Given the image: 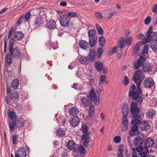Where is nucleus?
I'll return each instance as SVG.
<instances>
[{
	"instance_id": "obj_21",
	"label": "nucleus",
	"mask_w": 157,
	"mask_h": 157,
	"mask_svg": "<svg viewBox=\"0 0 157 157\" xmlns=\"http://www.w3.org/2000/svg\"><path fill=\"white\" fill-rule=\"evenodd\" d=\"M24 36V34L21 32L17 31L15 32L13 38L15 41H17L22 40Z\"/></svg>"
},
{
	"instance_id": "obj_44",
	"label": "nucleus",
	"mask_w": 157,
	"mask_h": 157,
	"mask_svg": "<svg viewBox=\"0 0 157 157\" xmlns=\"http://www.w3.org/2000/svg\"><path fill=\"white\" fill-rule=\"evenodd\" d=\"M139 119L135 118L133 119L132 121V125H137V124H139L140 126V124L141 123V121Z\"/></svg>"
},
{
	"instance_id": "obj_28",
	"label": "nucleus",
	"mask_w": 157,
	"mask_h": 157,
	"mask_svg": "<svg viewBox=\"0 0 157 157\" xmlns=\"http://www.w3.org/2000/svg\"><path fill=\"white\" fill-rule=\"evenodd\" d=\"M138 127L137 125H133L129 131V134L131 136H133L138 131Z\"/></svg>"
},
{
	"instance_id": "obj_31",
	"label": "nucleus",
	"mask_w": 157,
	"mask_h": 157,
	"mask_svg": "<svg viewBox=\"0 0 157 157\" xmlns=\"http://www.w3.org/2000/svg\"><path fill=\"white\" fill-rule=\"evenodd\" d=\"M148 118L151 119L155 116V111L154 110H150L147 114Z\"/></svg>"
},
{
	"instance_id": "obj_3",
	"label": "nucleus",
	"mask_w": 157,
	"mask_h": 157,
	"mask_svg": "<svg viewBox=\"0 0 157 157\" xmlns=\"http://www.w3.org/2000/svg\"><path fill=\"white\" fill-rule=\"evenodd\" d=\"M96 54L94 49L90 50V53L88 56L81 57L80 56L78 62L82 64L87 65L89 63L90 61L93 62L94 59Z\"/></svg>"
},
{
	"instance_id": "obj_32",
	"label": "nucleus",
	"mask_w": 157,
	"mask_h": 157,
	"mask_svg": "<svg viewBox=\"0 0 157 157\" xmlns=\"http://www.w3.org/2000/svg\"><path fill=\"white\" fill-rule=\"evenodd\" d=\"M150 47L154 52H157V42L151 41L150 43Z\"/></svg>"
},
{
	"instance_id": "obj_27",
	"label": "nucleus",
	"mask_w": 157,
	"mask_h": 157,
	"mask_svg": "<svg viewBox=\"0 0 157 157\" xmlns=\"http://www.w3.org/2000/svg\"><path fill=\"white\" fill-rule=\"evenodd\" d=\"M95 67L97 70L99 72L101 71L103 69V65L102 63L98 61L95 63Z\"/></svg>"
},
{
	"instance_id": "obj_22",
	"label": "nucleus",
	"mask_w": 157,
	"mask_h": 157,
	"mask_svg": "<svg viewBox=\"0 0 157 157\" xmlns=\"http://www.w3.org/2000/svg\"><path fill=\"white\" fill-rule=\"evenodd\" d=\"M129 112L128 105L126 103H124L122 107V114L123 116H127Z\"/></svg>"
},
{
	"instance_id": "obj_26",
	"label": "nucleus",
	"mask_w": 157,
	"mask_h": 157,
	"mask_svg": "<svg viewBox=\"0 0 157 157\" xmlns=\"http://www.w3.org/2000/svg\"><path fill=\"white\" fill-rule=\"evenodd\" d=\"M81 101L83 106H87L90 105V100L88 97L86 98L82 97Z\"/></svg>"
},
{
	"instance_id": "obj_13",
	"label": "nucleus",
	"mask_w": 157,
	"mask_h": 157,
	"mask_svg": "<svg viewBox=\"0 0 157 157\" xmlns=\"http://www.w3.org/2000/svg\"><path fill=\"white\" fill-rule=\"evenodd\" d=\"M45 25L49 29H54L56 28V22L52 19H48L46 21Z\"/></svg>"
},
{
	"instance_id": "obj_35",
	"label": "nucleus",
	"mask_w": 157,
	"mask_h": 157,
	"mask_svg": "<svg viewBox=\"0 0 157 157\" xmlns=\"http://www.w3.org/2000/svg\"><path fill=\"white\" fill-rule=\"evenodd\" d=\"M124 147V145H121L119 146L118 153L117 155L118 157H123L122 152L124 151L123 148Z\"/></svg>"
},
{
	"instance_id": "obj_61",
	"label": "nucleus",
	"mask_w": 157,
	"mask_h": 157,
	"mask_svg": "<svg viewBox=\"0 0 157 157\" xmlns=\"http://www.w3.org/2000/svg\"><path fill=\"white\" fill-rule=\"evenodd\" d=\"M7 38L6 36L4 40V53H5L6 52L7 48Z\"/></svg>"
},
{
	"instance_id": "obj_19",
	"label": "nucleus",
	"mask_w": 157,
	"mask_h": 157,
	"mask_svg": "<svg viewBox=\"0 0 157 157\" xmlns=\"http://www.w3.org/2000/svg\"><path fill=\"white\" fill-rule=\"evenodd\" d=\"M153 67L150 63L146 62L143 65V70L144 72H149L152 71Z\"/></svg>"
},
{
	"instance_id": "obj_30",
	"label": "nucleus",
	"mask_w": 157,
	"mask_h": 157,
	"mask_svg": "<svg viewBox=\"0 0 157 157\" xmlns=\"http://www.w3.org/2000/svg\"><path fill=\"white\" fill-rule=\"evenodd\" d=\"M78 112L77 108L75 107H72L71 108L69 111L70 114L72 115L73 116L77 114Z\"/></svg>"
},
{
	"instance_id": "obj_59",
	"label": "nucleus",
	"mask_w": 157,
	"mask_h": 157,
	"mask_svg": "<svg viewBox=\"0 0 157 157\" xmlns=\"http://www.w3.org/2000/svg\"><path fill=\"white\" fill-rule=\"evenodd\" d=\"M127 141L129 146L132 147H133V141L132 142V141L131 140L129 136H128Z\"/></svg>"
},
{
	"instance_id": "obj_7",
	"label": "nucleus",
	"mask_w": 157,
	"mask_h": 157,
	"mask_svg": "<svg viewBox=\"0 0 157 157\" xmlns=\"http://www.w3.org/2000/svg\"><path fill=\"white\" fill-rule=\"evenodd\" d=\"M9 53L13 57L16 59L20 58V56L21 54L20 50L18 47H16L15 48L9 49Z\"/></svg>"
},
{
	"instance_id": "obj_63",
	"label": "nucleus",
	"mask_w": 157,
	"mask_h": 157,
	"mask_svg": "<svg viewBox=\"0 0 157 157\" xmlns=\"http://www.w3.org/2000/svg\"><path fill=\"white\" fill-rule=\"evenodd\" d=\"M14 29L13 28V27H12L9 32L8 36V38L9 39L10 38L11 36H12V34L13 33V31L14 30Z\"/></svg>"
},
{
	"instance_id": "obj_39",
	"label": "nucleus",
	"mask_w": 157,
	"mask_h": 157,
	"mask_svg": "<svg viewBox=\"0 0 157 157\" xmlns=\"http://www.w3.org/2000/svg\"><path fill=\"white\" fill-rule=\"evenodd\" d=\"M7 116L11 120H15L16 118V116L15 113L13 111L8 112L7 113Z\"/></svg>"
},
{
	"instance_id": "obj_47",
	"label": "nucleus",
	"mask_w": 157,
	"mask_h": 157,
	"mask_svg": "<svg viewBox=\"0 0 157 157\" xmlns=\"http://www.w3.org/2000/svg\"><path fill=\"white\" fill-rule=\"evenodd\" d=\"M94 107L92 105H90V107L89 115L90 117H92L94 114Z\"/></svg>"
},
{
	"instance_id": "obj_2",
	"label": "nucleus",
	"mask_w": 157,
	"mask_h": 157,
	"mask_svg": "<svg viewBox=\"0 0 157 157\" xmlns=\"http://www.w3.org/2000/svg\"><path fill=\"white\" fill-rule=\"evenodd\" d=\"M144 140L143 138L139 136H137L133 140V146L138 147L132 148L133 151L132 157H137V152H141L144 149L142 146Z\"/></svg>"
},
{
	"instance_id": "obj_34",
	"label": "nucleus",
	"mask_w": 157,
	"mask_h": 157,
	"mask_svg": "<svg viewBox=\"0 0 157 157\" xmlns=\"http://www.w3.org/2000/svg\"><path fill=\"white\" fill-rule=\"evenodd\" d=\"M72 87L76 90H81L82 89V85L80 83H73Z\"/></svg>"
},
{
	"instance_id": "obj_40",
	"label": "nucleus",
	"mask_w": 157,
	"mask_h": 157,
	"mask_svg": "<svg viewBox=\"0 0 157 157\" xmlns=\"http://www.w3.org/2000/svg\"><path fill=\"white\" fill-rule=\"evenodd\" d=\"M139 38L142 41L138 42V43L136 44V45H138V44L141 45H144V44H143V42H144L145 41V40L147 37L146 38L145 36H144L143 34L140 33V35Z\"/></svg>"
},
{
	"instance_id": "obj_20",
	"label": "nucleus",
	"mask_w": 157,
	"mask_h": 157,
	"mask_svg": "<svg viewBox=\"0 0 157 157\" xmlns=\"http://www.w3.org/2000/svg\"><path fill=\"white\" fill-rule=\"evenodd\" d=\"M144 84L146 87L151 88L155 85V83L153 79L149 78L144 80Z\"/></svg>"
},
{
	"instance_id": "obj_36",
	"label": "nucleus",
	"mask_w": 157,
	"mask_h": 157,
	"mask_svg": "<svg viewBox=\"0 0 157 157\" xmlns=\"http://www.w3.org/2000/svg\"><path fill=\"white\" fill-rule=\"evenodd\" d=\"M97 39V37L95 36L89 40V44L91 47H93L95 46Z\"/></svg>"
},
{
	"instance_id": "obj_8",
	"label": "nucleus",
	"mask_w": 157,
	"mask_h": 157,
	"mask_svg": "<svg viewBox=\"0 0 157 157\" xmlns=\"http://www.w3.org/2000/svg\"><path fill=\"white\" fill-rule=\"evenodd\" d=\"M146 61V58L143 56H141L137 61L134 62L133 67L136 70L138 69L140 66H143L144 62Z\"/></svg>"
},
{
	"instance_id": "obj_25",
	"label": "nucleus",
	"mask_w": 157,
	"mask_h": 157,
	"mask_svg": "<svg viewBox=\"0 0 157 157\" xmlns=\"http://www.w3.org/2000/svg\"><path fill=\"white\" fill-rule=\"evenodd\" d=\"M79 45L80 48L84 50L87 49L88 48V43L85 40H80L79 41Z\"/></svg>"
},
{
	"instance_id": "obj_42",
	"label": "nucleus",
	"mask_w": 157,
	"mask_h": 157,
	"mask_svg": "<svg viewBox=\"0 0 157 157\" xmlns=\"http://www.w3.org/2000/svg\"><path fill=\"white\" fill-rule=\"evenodd\" d=\"M98 33L101 35H102L104 33V31L102 28L98 24L95 25Z\"/></svg>"
},
{
	"instance_id": "obj_5",
	"label": "nucleus",
	"mask_w": 157,
	"mask_h": 157,
	"mask_svg": "<svg viewBox=\"0 0 157 157\" xmlns=\"http://www.w3.org/2000/svg\"><path fill=\"white\" fill-rule=\"evenodd\" d=\"M137 104H138L136 101L135 102H132L131 104L130 111L132 115V117L133 118H140V116L138 115L140 112V108L137 107Z\"/></svg>"
},
{
	"instance_id": "obj_17",
	"label": "nucleus",
	"mask_w": 157,
	"mask_h": 157,
	"mask_svg": "<svg viewBox=\"0 0 157 157\" xmlns=\"http://www.w3.org/2000/svg\"><path fill=\"white\" fill-rule=\"evenodd\" d=\"M79 120L78 117L76 116H73L70 120L69 122L73 127L77 126L79 123Z\"/></svg>"
},
{
	"instance_id": "obj_60",
	"label": "nucleus",
	"mask_w": 157,
	"mask_h": 157,
	"mask_svg": "<svg viewBox=\"0 0 157 157\" xmlns=\"http://www.w3.org/2000/svg\"><path fill=\"white\" fill-rule=\"evenodd\" d=\"M121 140V137L120 136H116L114 138V141L116 143H119Z\"/></svg>"
},
{
	"instance_id": "obj_41",
	"label": "nucleus",
	"mask_w": 157,
	"mask_h": 157,
	"mask_svg": "<svg viewBox=\"0 0 157 157\" xmlns=\"http://www.w3.org/2000/svg\"><path fill=\"white\" fill-rule=\"evenodd\" d=\"M65 15L67 16L68 18H71L76 17L77 16V13L74 12H71L67 13Z\"/></svg>"
},
{
	"instance_id": "obj_23",
	"label": "nucleus",
	"mask_w": 157,
	"mask_h": 157,
	"mask_svg": "<svg viewBox=\"0 0 157 157\" xmlns=\"http://www.w3.org/2000/svg\"><path fill=\"white\" fill-rule=\"evenodd\" d=\"M76 144L72 140H69L66 144V146L68 149L71 150H74L76 147Z\"/></svg>"
},
{
	"instance_id": "obj_56",
	"label": "nucleus",
	"mask_w": 157,
	"mask_h": 157,
	"mask_svg": "<svg viewBox=\"0 0 157 157\" xmlns=\"http://www.w3.org/2000/svg\"><path fill=\"white\" fill-rule=\"evenodd\" d=\"M18 135L14 134L12 135L13 142V144H15L17 143V139L18 138Z\"/></svg>"
},
{
	"instance_id": "obj_29",
	"label": "nucleus",
	"mask_w": 157,
	"mask_h": 157,
	"mask_svg": "<svg viewBox=\"0 0 157 157\" xmlns=\"http://www.w3.org/2000/svg\"><path fill=\"white\" fill-rule=\"evenodd\" d=\"M56 133L58 134L57 135L61 137L64 136L66 134L65 131L63 128H59L56 131Z\"/></svg>"
},
{
	"instance_id": "obj_1",
	"label": "nucleus",
	"mask_w": 157,
	"mask_h": 157,
	"mask_svg": "<svg viewBox=\"0 0 157 157\" xmlns=\"http://www.w3.org/2000/svg\"><path fill=\"white\" fill-rule=\"evenodd\" d=\"M137 87L136 90V86L134 84L132 85L130 88L128 93V96L130 98H132L133 100L136 101L138 104H141L143 101V98L140 95L142 94V91L140 87V84H139L136 82Z\"/></svg>"
},
{
	"instance_id": "obj_58",
	"label": "nucleus",
	"mask_w": 157,
	"mask_h": 157,
	"mask_svg": "<svg viewBox=\"0 0 157 157\" xmlns=\"http://www.w3.org/2000/svg\"><path fill=\"white\" fill-rule=\"evenodd\" d=\"M151 20V18L150 17H147L144 20V23L146 25H148L150 23Z\"/></svg>"
},
{
	"instance_id": "obj_15",
	"label": "nucleus",
	"mask_w": 157,
	"mask_h": 157,
	"mask_svg": "<svg viewBox=\"0 0 157 157\" xmlns=\"http://www.w3.org/2000/svg\"><path fill=\"white\" fill-rule=\"evenodd\" d=\"M139 127L142 131H147L150 128V123L147 121H142L140 124Z\"/></svg>"
},
{
	"instance_id": "obj_46",
	"label": "nucleus",
	"mask_w": 157,
	"mask_h": 157,
	"mask_svg": "<svg viewBox=\"0 0 157 157\" xmlns=\"http://www.w3.org/2000/svg\"><path fill=\"white\" fill-rule=\"evenodd\" d=\"M103 52V49L102 47L98 48L97 52V56L98 58L100 57Z\"/></svg>"
},
{
	"instance_id": "obj_11",
	"label": "nucleus",
	"mask_w": 157,
	"mask_h": 157,
	"mask_svg": "<svg viewBox=\"0 0 157 157\" xmlns=\"http://www.w3.org/2000/svg\"><path fill=\"white\" fill-rule=\"evenodd\" d=\"M155 145V140L151 137H147L145 140L144 148L147 149L153 147Z\"/></svg>"
},
{
	"instance_id": "obj_64",
	"label": "nucleus",
	"mask_w": 157,
	"mask_h": 157,
	"mask_svg": "<svg viewBox=\"0 0 157 157\" xmlns=\"http://www.w3.org/2000/svg\"><path fill=\"white\" fill-rule=\"evenodd\" d=\"M147 153L146 152H143L139 154V157H146Z\"/></svg>"
},
{
	"instance_id": "obj_12",
	"label": "nucleus",
	"mask_w": 157,
	"mask_h": 157,
	"mask_svg": "<svg viewBox=\"0 0 157 157\" xmlns=\"http://www.w3.org/2000/svg\"><path fill=\"white\" fill-rule=\"evenodd\" d=\"M98 94L99 95L98 98H97V96L95 94L94 90L91 89L90 92V97L91 100L93 101L95 104L96 105H98L100 103V100L99 99V93L98 92Z\"/></svg>"
},
{
	"instance_id": "obj_10",
	"label": "nucleus",
	"mask_w": 157,
	"mask_h": 157,
	"mask_svg": "<svg viewBox=\"0 0 157 157\" xmlns=\"http://www.w3.org/2000/svg\"><path fill=\"white\" fill-rule=\"evenodd\" d=\"M60 25L61 26L64 27H68L69 25L70 19L66 15H62L59 18Z\"/></svg>"
},
{
	"instance_id": "obj_54",
	"label": "nucleus",
	"mask_w": 157,
	"mask_h": 157,
	"mask_svg": "<svg viewBox=\"0 0 157 157\" xmlns=\"http://www.w3.org/2000/svg\"><path fill=\"white\" fill-rule=\"evenodd\" d=\"M129 82V79L128 77L125 75L124 77V80L123 81V83L124 86H126Z\"/></svg>"
},
{
	"instance_id": "obj_62",
	"label": "nucleus",
	"mask_w": 157,
	"mask_h": 157,
	"mask_svg": "<svg viewBox=\"0 0 157 157\" xmlns=\"http://www.w3.org/2000/svg\"><path fill=\"white\" fill-rule=\"evenodd\" d=\"M117 47L113 48L111 51H109V54L110 55H113L117 51Z\"/></svg>"
},
{
	"instance_id": "obj_16",
	"label": "nucleus",
	"mask_w": 157,
	"mask_h": 157,
	"mask_svg": "<svg viewBox=\"0 0 157 157\" xmlns=\"http://www.w3.org/2000/svg\"><path fill=\"white\" fill-rule=\"evenodd\" d=\"M18 153L15 152V157H25L27 156V152L24 147H20L18 150Z\"/></svg>"
},
{
	"instance_id": "obj_51",
	"label": "nucleus",
	"mask_w": 157,
	"mask_h": 157,
	"mask_svg": "<svg viewBox=\"0 0 157 157\" xmlns=\"http://www.w3.org/2000/svg\"><path fill=\"white\" fill-rule=\"evenodd\" d=\"M106 79V76L104 75H101L100 78L99 84H102L104 83Z\"/></svg>"
},
{
	"instance_id": "obj_6",
	"label": "nucleus",
	"mask_w": 157,
	"mask_h": 157,
	"mask_svg": "<svg viewBox=\"0 0 157 157\" xmlns=\"http://www.w3.org/2000/svg\"><path fill=\"white\" fill-rule=\"evenodd\" d=\"M142 72V71L141 69L136 71L132 78L135 82L138 83L139 84V83L140 84L142 80L144 78V76Z\"/></svg>"
},
{
	"instance_id": "obj_45",
	"label": "nucleus",
	"mask_w": 157,
	"mask_h": 157,
	"mask_svg": "<svg viewBox=\"0 0 157 157\" xmlns=\"http://www.w3.org/2000/svg\"><path fill=\"white\" fill-rule=\"evenodd\" d=\"M96 32L94 29H91L88 31V36L90 38H92L95 35Z\"/></svg>"
},
{
	"instance_id": "obj_33",
	"label": "nucleus",
	"mask_w": 157,
	"mask_h": 157,
	"mask_svg": "<svg viewBox=\"0 0 157 157\" xmlns=\"http://www.w3.org/2000/svg\"><path fill=\"white\" fill-rule=\"evenodd\" d=\"M19 85V80L18 79L16 78L12 81L11 86L13 88L16 89L18 87Z\"/></svg>"
},
{
	"instance_id": "obj_55",
	"label": "nucleus",
	"mask_w": 157,
	"mask_h": 157,
	"mask_svg": "<svg viewBox=\"0 0 157 157\" xmlns=\"http://www.w3.org/2000/svg\"><path fill=\"white\" fill-rule=\"evenodd\" d=\"M132 38L131 36L128 37L126 38V44L128 46H130L132 44Z\"/></svg>"
},
{
	"instance_id": "obj_24",
	"label": "nucleus",
	"mask_w": 157,
	"mask_h": 157,
	"mask_svg": "<svg viewBox=\"0 0 157 157\" xmlns=\"http://www.w3.org/2000/svg\"><path fill=\"white\" fill-rule=\"evenodd\" d=\"M19 94L17 92H14L11 95L10 99L13 102H17L19 99Z\"/></svg>"
},
{
	"instance_id": "obj_18",
	"label": "nucleus",
	"mask_w": 157,
	"mask_h": 157,
	"mask_svg": "<svg viewBox=\"0 0 157 157\" xmlns=\"http://www.w3.org/2000/svg\"><path fill=\"white\" fill-rule=\"evenodd\" d=\"M15 126L18 128H20L25 125L26 121L21 117L17 118L15 121Z\"/></svg>"
},
{
	"instance_id": "obj_9",
	"label": "nucleus",
	"mask_w": 157,
	"mask_h": 157,
	"mask_svg": "<svg viewBox=\"0 0 157 157\" xmlns=\"http://www.w3.org/2000/svg\"><path fill=\"white\" fill-rule=\"evenodd\" d=\"M75 157H80L82 154H85L86 152V149L82 145H80L78 148H76L73 151Z\"/></svg>"
},
{
	"instance_id": "obj_57",
	"label": "nucleus",
	"mask_w": 157,
	"mask_h": 157,
	"mask_svg": "<svg viewBox=\"0 0 157 157\" xmlns=\"http://www.w3.org/2000/svg\"><path fill=\"white\" fill-rule=\"evenodd\" d=\"M31 17V13L29 12H28L24 16V18L25 19L26 21H28L30 19Z\"/></svg>"
},
{
	"instance_id": "obj_49",
	"label": "nucleus",
	"mask_w": 157,
	"mask_h": 157,
	"mask_svg": "<svg viewBox=\"0 0 157 157\" xmlns=\"http://www.w3.org/2000/svg\"><path fill=\"white\" fill-rule=\"evenodd\" d=\"M122 123L123 126L121 128V131H126L128 128V123H127L124 122H122Z\"/></svg>"
},
{
	"instance_id": "obj_4",
	"label": "nucleus",
	"mask_w": 157,
	"mask_h": 157,
	"mask_svg": "<svg viewBox=\"0 0 157 157\" xmlns=\"http://www.w3.org/2000/svg\"><path fill=\"white\" fill-rule=\"evenodd\" d=\"M153 27H150L146 33L147 38L145 41L143 42V44H145L146 43L149 42L151 40L153 41L157 40V32H152Z\"/></svg>"
},
{
	"instance_id": "obj_50",
	"label": "nucleus",
	"mask_w": 157,
	"mask_h": 157,
	"mask_svg": "<svg viewBox=\"0 0 157 157\" xmlns=\"http://www.w3.org/2000/svg\"><path fill=\"white\" fill-rule=\"evenodd\" d=\"M15 126V121H12L10 123L9 128L11 131H13L14 130Z\"/></svg>"
},
{
	"instance_id": "obj_14",
	"label": "nucleus",
	"mask_w": 157,
	"mask_h": 157,
	"mask_svg": "<svg viewBox=\"0 0 157 157\" xmlns=\"http://www.w3.org/2000/svg\"><path fill=\"white\" fill-rule=\"evenodd\" d=\"M44 19L40 17L36 18L33 21V27L36 28L43 24Z\"/></svg>"
},
{
	"instance_id": "obj_52",
	"label": "nucleus",
	"mask_w": 157,
	"mask_h": 157,
	"mask_svg": "<svg viewBox=\"0 0 157 157\" xmlns=\"http://www.w3.org/2000/svg\"><path fill=\"white\" fill-rule=\"evenodd\" d=\"M14 41H15V39L13 37L10 39L9 44V49L13 48Z\"/></svg>"
},
{
	"instance_id": "obj_37",
	"label": "nucleus",
	"mask_w": 157,
	"mask_h": 157,
	"mask_svg": "<svg viewBox=\"0 0 157 157\" xmlns=\"http://www.w3.org/2000/svg\"><path fill=\"white\" fill-rule=\"evenodd\" d=\"M120 44L119 46L121 49L124 48L125 46L126 42V39L123 37H121V40L119 41Z\"/></svg>"
},
{
	"instance_id": "obj_43",
	"label": "nucleus",
	"mask_w": 157,
	"mask_h": 157,
	"mask_svg": "<svg viewBox=\"0 0 157 157\" xmlns=\"http://www.w3.org/2000/svg\"><path fill=\"white\" fill-rule=\"evenodd\" d=\"M6 61L8 65H10L11 64V62L12 61V58L11 55L8 53L6 56Z\"/></svg>"
},
{
	"instance_id": "obj_38",
	"label": "nucleus",
	"mask_w": 157,
	"mask_h": 157,
	"mask_svg": "<svg viewBox=\"0 0 157 157\" xmlns=\"http://www.w3.org/2000/svg\"><path fill=\"white\" fill-rule=\"evenodd\" d=\"M105 39L102 36L100 37L99 39V45L101 47H103L105 43Z\"/></svg>"
},
{
	"instance_id": "obj_53",
	"label": "nucleus",
	"mask_w": 157,
	"mask_h": 157,
	"mask_svg": "<svg viewBox=\"0 0 157 157\" xmlns=\"http://www.w3.org/2000/svg\"><path fill=\"white\" fill-rule=\"evenodd\" d=\"M90 133L87 132V133H83L81 137L82 140H86L90 138Z\"/></svg>"
},
{
	"instance_id": "obj_48",
	"label": "nucleus",
	"mask_w": 157,
	"mask_h": 157,
	"mask_svg": "<svg viewBox=\"0 0 157 157\" xmlns=\"http://www.w3.org/2000/svg\"><path fill=\"white\" fill-rule=\"evenodd\" d=\"M81 130L83 133H87L88 132V128L85 124H82L81 127Z\"/></svg>"
}]
</instances>
